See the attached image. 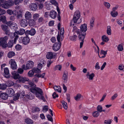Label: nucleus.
<instances>
[{"instance_id":"obj_52","label":"nucleus","mask_w":124,"mask_h":124,"mask_svg":"<svg viewBox=\"0 0 124 124\" xmlns=\"http://www.w3.org/2000/svg\"><path fill=\"white\" fill-rule=\"evenodd\" d=\"M32 69L34 73L39 72L40 71L39 69L37 68H34Z\"/></svg>"},{"instance_id":"obj_39","label":"nucleus","mask_w":124,"mask_h":124,"mask_svg":"<svg viewBox=\"0 0 124 124\" xmlns=\"http://www.w3.org/2000/svg\"><path fill=\"white\" fill-rule=\"evenodd\" d=\"M62 103L63 106L64 108L65 109H67L68 108L67 104V103L63 101H62Z\"/></svg>"},{"instance_id":"obj_9","label":"nucleus","mask_w":124,"mask_h":124,"mask_svg":"<svg viewBox=\"0 0 124 124\" xmlns=\"http://www.w3.org/2000/svg\"><path fill=\"white\" fill-rule=\"evenodd\" d=\"M68 78V72L65 71H64L62 78V81L64 83H66L67 81Z\"/></svg>"},{"instance_id":"obj_24","label":"nucleus","mask_w":124,"mask_h":124,"mask_svg":"<svg viewBox=\"0 0 124 124\" xmlns=\"http://www.w3.org/2000/svg\"><path fill=\"white\" fill-rule=\"evenodd\" d=\"M28 21L29 25L30 26L34 25L36 24L35 20L33 19H30Z\"/></svg>"},{"instance_id":"obj_60","label":"nucleus","mask_w":124,"mask_h":124,"mask_svg":"<svg viewBox=\"0 0 124 124\" xmlns=\"http://www.w3.org/2000/svg\"><path fill=\"white\" fill-rule=\"evenodd\" d=\"M15 48L17 50H20L21 49L22 46L20 45L17 44Z\"/></svg>"},{"instance_id":"obj_21","label":"nucleus","mask_w":124,"mask_h":124,"mask_svg":"<svg viewBox=\"0 0 124 124\" xmlns=\"http://www.w3.org/2000/svg\"><path fill=\"white\" fill-rule=\"evenodd\" d=\"M32 17V15L31 13L29 11L26 12L24 15L25 19L29 20L31 19Z\"/></svg>"},{"instance_id":"obj_54","label":"nucleus","mask_w":124,"mask_h":124,"mask_svg":"<svg viewBox=\"0 0 124 124\" xmlns=\"http://www.w3.org/2000/svg\"><path fill=\"white\" fill-rule=\"evenodd\" d=\"M112 122V120L109 119L105 120L104 121V123L106 124H111Z\"/></svg>"},{"instance_id":"obj_49","label":"nucleus","mask_w":124,"mask_h":124,"mask_svg":"<svg viewBox=\"0 0 124 124\" xmlns=\"http://www.w3.org/2000/svg\"><path fill=\"white\" fill-rule=\"evenodd\" d=\"M34 73L32 69L31 70H30L28 72V76L30 77H31L33 76Z\"/></svg>"},{"instance_id":"obj_4","label":"nucleus","mask_w":124,"mask_h":124,"mask_svg":"<svg viewBox=\"0 0 124 124\" xmlns=\"http://www.w3.org/2000/svg\"><path fill=\"white\" fill-rule=\"evenodd\" d=\"M34 63L31 61H29L27 62L26 66L25 65H23L22 66L24 70H26L30 69L34 66Z\"/></svg>"},{"instance_id":"obj_19","label":"nucleus","mask_w":124,"mask_h":124,"mask_svg":"<svg viewBox=\"0 0 124 124\" xmlns=\"http://www.w3.org/2000/svg\"><path fill=\"white\" fill-rule=\"evenodd\" d=\"M56 16L57 13L56 12L53 10H52L50 11L49 14V16L51 18L53 19L55 18Z\"/></svg>"},{"instance_id":"obj_45","label":"nucleus","mask_w":124,"mask_h":124,"mask_svg":"<svg viewBox=\"0 0 124 124\" xmlns=\"http://www.w3.org/2000/svg\"><path fill=\"white\" fill-rule=\"evenodd\" d=\"M1 27L2 29L4 31H7L8 29V27L7 25H2Z\"/></svg>"},{"instance_id":"obj_33","label":"nucleus","mask_w":124,"mask_h":124,"mask_svg":"<svg viewBox=\"0 0 124 124\" xmlns=\"http://www.w3.org/2000/svg\"><path fill=\"white\" fill-rule=\"evenodd\" d=\"M7 87V86L5 84L3 83L0 84V89L5 90L6 89Z\"/></svg>"},{"instance_id":"obj_48","label":"nucleus","mask_w":124,"mask_h":124,"mask_svg":"<svg viewBox=\"0 0 124 124\" xmlns=\"http://www.w3.org/2000/svg\"><path fill=\"white\" fill-rule=\"evenodd\" d=\"M77 36L76 35H74L73 36H70V39L73 41H75L76 40Z\"/></svg>"},{"instance_id":"obj_44","label":"nucleus","mask_w":124,"mask_h":124,"mask_svg":"<svg viewBox=\"0 0 124 124\" xmlns=\"http://www.w3.org/2000/svg\"><path fill=\"white\" fill-rule=\"evenodd\" d=\"M117 48L119 51H122L123 49V45L121 44L117 46Z\"/></svg>"},{"instance_id":"obj_50","label":"nucleus","mask_w":124,"mask_h":124,"mask_svg":"<svg viewBox=\"0 0 124 124\" xmlns=\"http://www.w3.org/2000/svg\"><path fill=\"white\" fill-rule=\"evenodd\" d=\"M13 41L10 40L8 43V46L9 47H11L13 45Z\"/></svg>"},{"instance_id":"obj_46","label":"nucleus","mask_w":124,"mask_h":124,"mask_svg":"<svg viewBox=\"0 0 124 124\" xmlns=\"http://www.w3.org/2000/svg\"><path fill=\"white\" fill-rule=\"evenodd\" d=\"M19 12L17 13V15L16 16V17L17 19L19 18L20 17H21L22 16V12L21 11V10H19Z\"/></svg>"},{"instance_id":"obj_35","label":"nucleus","mask_w":124,"mask_h":124,"mask_svg":"<svg viewBox=\"0 0 124 124\" xmlns=\"http://www.w3.org/2000/svg\"><path fill=\"white\" fill-rule=\"evenodd\" d=\"M6 17L4 16H2L0 17V21H1L4 23H6Z\"/></svg>"},{"instance_id":"obj_63","label":"nucleus","mask_w":124,"mask_h":124,"mask_svg":"<svg viewBox=\"0 0 124 124\" xmlns=\"http://www.w3.org/2000/svg\"><path fill=\"white\" fill-rule=\"evenodd\" d=\"M53 62L51 60H48L47 63V66L49 67H50V65Z\"/></svg>"},{"instance_id":"obj_29","label":"nucleus","mask_w":124,"mask_h":124,"mask_svg":"<svg viewBox=\"0 0 124 124\" xmlns=\"http://www.w3.org/2000/svg\"><path fill=\"white\" fill-rule=\"evenodd\" d=\"M15 55V53L13 51H11L9 52L8 54V57L9 58H11L14 56Z\"/></svg>"},{"instance_id":"obj_22","label":"nucleus","mask_w":124,"mask_h":124,"mask_svg":"<svg viewBox=\"0 0 124 124\" xmlns=\"http://www.w3.org/2000/svg\"><path fill=\"white\" fill-rule=\"evenodd\" d=\"M12 77L13 78L16 79H18L20 76L19 73L15 71H14L12 73Z\"/></svg>"},{"instance_id":"obj_16","label":"nucleus","mask_w":124,"mask_h":124,"mask_svg":"<svg viewBox=\"0 0 124 124\" xmlns=\"http://www.w3.org/2000/svg\"><path fill=\"white\" fill-rule=\"evenodd\" d=\"M80 28V30H79L80 32H85L87 30V25L86 24L81 25Z\"/></svg>"},{"instance_id":"obj_55","label":"nucleus","mask_w":124,"mask_h":124,"mask_svg":"<svg viewBox=\"0 0 124 124\" xmlns=\"http://www.w3.org/2000/svg\"><path fill=\"white\" fill-rule=\"evenodd\" d=\"M6 13V11L4 9H2L0 8V15H2L5 14Z\"/></svg>"},{"instance_id":"obj_5","label":"nucleus","mask_w":124,"mask_h":124,"mask_svg":"<svg viewBox=\"0 0 124 124\" xmlns=\"http://www.w3.org/2000/svg\"><path fill=\"white\" fill-rule=\"evenodd\" d=\"M8 39V37L5 36L3 38H1L0 39V46L3 47H6L7 43V40Z\"/></svg>"},{"instance_id":"obj_40","label":"nucleus","mask_w":124,"mask_h":124,"mask_svg":"<svg viewBox=\"0 0 124 124\" xmlns=\"http://www.w3.org/2000/svg\"><path fill=\"white\" fill-rule=\"evenodd\" d=\"M39 15L38 14L35 13L32 16L33 19L34 20H37L39 17Z\"/></svg>"},{"instance_id":"obj_10","label":"nucleus","mask_w":124,"mask_h":124,"mask_svg":"<svg viewBox=\"0 0 124 124\" xmlns=\"http://www.w3.org/2000/svg\"><path fill=\"white\" fill-rule=\"evenodd\" d=\"M30 41V38L28 37V35H26L25 37H24L22 40L23 43L24 45H27L28 44Z\"/></svg>"},{"instance_id":"obj_28","label":"nucleus","mask_w":124,"mask_h":124,"mask_svg":"<svg viewBox=\"0 0 124 124\" xmlns=\"http://www.w3.org/2000/svg\"><path fill=\"white\" fill-rule=\"evenodd\" d=\"M54 88L55 91H57L59 93H61V89L60 87L59 86H54Z\"/></svg>"},{"instance_id":"obj_27","label":"nucleus","mask_w":124,"mask_h":124,"mask_svg":"<svg viewBox=\"0 0 124 124\" xmlns=\"http://www.w3.org/2000/svg\"><path fill=\"white\" fill-rule=\"evenodd\" d=\"M64 32V29L63 28H61V32L60 34L59 33H58L60 35V40L61 41H62L63 38V34Z\"/></svg>"},{"instance_id":"obj_17","label":"nucleus","mask_w":124,"mask_h":124,"mask_svg":"<svg viewBox=\"0 0 124 124\" xmlns=\"http://www.w3.org/2000/svg\"><path fill=\"white\" fill-rule=\"evenodd\" d=\"M86 76L87 78L89 80L93 81L95 76V74L93 73L90 74L89 72H88L86 75Z\"/></svg>"},{"instance_id":"obj_11","label":"nucleus","mask_w":124,"mask_h":124,"mask_svg":"<svg viewBox=\"0 0 124 124\" xmlns=\"http://www.w3.org/2000/svg\"><path fill=\"white\" fill-rule=\"evenodd\" d=\"M36 31L35 30L34 28L31 29L30 31L26 30L25 32L26 35H30L31 36H34L35 34Z\"/></svg>"},{"instance_id":"obj_58","label":"nucleus","mask_w":124,"mask_h":124,"mask_svg":"<svg viewBox=\"0 0 124 124\" xmlns=\"http://www.w3.org/2000/svg\"><path fill=\"white\" fill-rule=\"evenodd\" d=\"M32 111L33 112L39 111H40V109L38 107H35L32 109Z\"/></svg>"},{"instance_id":"obj_26","label":"nucleus","mask_w":124,"mask_h":124,"mask_svg":"<svg viewBox=\"0 0 124 124\" xmlns=\"http://www.w3.org/2000/svg\"><path fill=\"white\" fill-rule=\"evenodd\" d=\"M8 95L5 93H3L0 94V97L2 99L5 100L8 99Z\"/></svg>"},{"instance_id":"obj_56","label":"nucleus","mask_w":124,"mask_h":124,"mask_svg":"<svg viewBox=\"0 0 124 124\" xmlns=\"http://www.w3.org/2000/svg\"><path fill=\"white\" fill-rule=\"evenodd\" d=\"M23 69L22 68H19L17 70L18 73L20 74H22L23 72Z\"/></svg>"},{"instance_id":"obj_18","label":"nucleus","mask_w":124,"mask_h":124,"mask_svg":"<svg viewBox=\"0 0 124 124\" xmlns=\"http://www.w3.org/2000/svg\"><path fill=\"white\" fill-rule=\"evenodd\" d=\"M29 8L31 10L35 11L37 9L38 7L35 4L32 3L29 5Z\"/></svg>"},{"instance_id":"obj_30","label":"nucleus","mask_w":124,"mask_h":124,"mask_svg":"<svg viewBox=\"0 0 124 124\" xmlns=\"http://www.w3.org/2000/svg\"><path fill=\"white\" fill-rule=\"evenodd\" d=\"M101 39L103 41L106 42H107L109 40V39L108 37L106 36L105 35H103L102 36Z\"/></svg>"},{"instance_id":"obj_34","label":"nucleus","mask_w":124,"mask_h":124,"mask_svg":"<svg viewBox=\"0 0 124 124\" xmlns=\"http://www.w3.org/2000/svg\"><path fill=\"white\" fill-rule=\"evenodd\" d=\"M7 3H8V4L9 7H10L13 6L14 4V2L11 0H8L6 1Z\"/></svg>"},{"instance_id":"obj_12","label":"nucleus","mask_w":124,"mask_h":124,"mask_svg":"<svg viewBox=\"0 0 124 124\" xmlns=\"http://www.w3.org/2000/svg\"><path fill=\"white\" fill-rule=\"evenodd\" d=\"M8 95L10 97H12L14 95L15 92L13 89L11 88H8L7 90Z\"/></svg>"},{"instance_id":"obj_25","label":"nucleus","mask_w":124,"mask_h":124,"mask_svg":"<svg viewBox=\"0 0 124 124\" xmlns=\"http://www.w3.org/2000/svg\"><path fill=\"white\" fill-rule=\"evenodd\" d=\"M5 2L2 4H0V7L1 6L2 7L5 9H8L9 8V7L8 4V3H7V1Z\"/></svg>"},{"instance_id":"obj_3","label":"nucleus","mask_w":124,"mask_h":124,"mask_svg":"<svg viewBox=\"0 0 124 124\" xmlns=\"http://www.w3.org/2000/svg\"><path fill=\"white\" fill-rule=\"evenodd\" d=\"M57 38V41L59 43L56 42L55 43L53 47V49L55 51L58 50L61 45V43L60 42V35L59 34H58Z\"/></svg>"},{"instance_id":"obj_13","label":"nucleus","mask_w":124,"mask_h":124,"mask_svg":"<svg viewBox=\"0 0 124 124\" xmlns=\"http://www.w3.org/2000/svg\"><path fill=\"white\" fill-rule=\"evenodd\" d=\"M29 80L28 78L20 76L18 79L19 82L22 83H24L26 81H28Z\"/></svg>"},{"instance_id":"obj_2","label":"nucleus","mask_w":124,"mask_h":124,"mask_svg":"<svg viewBox=\"0 0 124 124\" xmlns=\"http://www.w3.org/2000/svg\"><path fill=\"white\" fill-rule=\"evenodd\" d=\"M80 16V12L79 11H76L74 13L73 19L71 21L70 25L74 26V23H79L81 21V20L79 19Z\"/></svg>"},{"instance_id":"obj_20","label":"nucleus","mask_w":124,"mask_h":124,"mask_svg":"<svg viewBox=\"0 0 124 124\" xmlns=\"http://www.w3.org/2000/svg\"><path fill=\"white\" fill-rule=\"evenodd\" d=\"M78 34H79L78 37L80 40H84L86 35V33L79 32Z\"/></svg>"},{"instance_id":"obj_7","label":"nucleus","mask_w":124,"mask_h":124,"mask_svg":"<svg viewBox=\"0 0 124 124\" xmlns=\"http://www.w3.org/2000/svg\"><path fill=\"white\" fill-rule=\"evenodd\" d=\"M56 55V53L49 52L47 53L46 55V57L47 59H51L55 58Z\"/></svg>"},{"instance_id":"obj_23","label":"nucleus","mask_w":124,"mask_h":124,"mask_svg":"<svg viewBox=\"0 0 124 124\" xmlns=\"http://www.w3.org/2000/svg\"><path fill=\"white\" fill-rule=\"evenodd\" d=\"M107 51H104L103 50H101L100 54L99 55L100 58H103L106 56V55L107 54Z\"/></svg>"},{"instance_id":"obj_62","label":"nucleus","mask_w":124,"mask_h":124,"mask_svg":"<svg viewBox=\"0 0 124 124\" xmlns=\"http://www.w3.org/2000/svg\"><path fill=\"white\" fill-rule=\"evenodd\" d=\"M19 96L20 98H23L25 95V93L24 92H22L21 93H18Z\"/></svg>"},{"instance_id":"obj_61","label":"nucleus","mask_w":124,"mask_h":124,"mask_svg":"<svg viewBox=\"0 0 124 124\" xmlns=\"http://www.w3.org/2000/svg\"><path fill=\"white\" fill-rule=\"evenodd\" d=\"M46 116L48 119L50 121L52 122L53 120L52 116L49 114L46 115Z\"/></svg>"},{"instance_id":"obj_51","label":"nucleus","mask_w":124,"mask_h":124,"mask_svg":"<svg viewBox=\"0 0 124 124\" xmlns=\"http://www.w3.org/2000/svg\"><path fill=\"white\" fill-rule=\"evenodd\" d=\"M99 112L97 111L94 112L93 114V115L94 117H97L99 115Z\"/></svg>"},{"instance_id":"obj_38","label":"nucleus","mask_w":124,"mask_h":124,"mask_svg":"<svg viewBox=\"0 0 124 124\" xmlns=\"http://www.w3.org/2000/svg\"><path fill=\"white\" fill-rule=\"evenodd\" d=\"M72 26L73 27V31L74 32H76L78 34V33H79L80 32L79 30L76 27L74 26Z\"/></svg>"},{"instance_id":"obj_32","label":"nucleus","mask_w":124,"mask_h":124,"mask_svg":"<svg viewBox=\"0 0 124 124\" xmlns=\"http://www.w3.org/2000/svg\"><path fill=\"white\" fill-rule=\"evenodd\" d=\"M25 122L27 124H33V121L29 118H27L25 120Z\"/></svg>"},{"instance_id":"obj_37","label":"nucleus","mask_w":124,"mask_h":124,"mask_svg":"<svg viewBox=\"0 0 124 124\" xmlns=\"http://www.w3.org/2000/svg\"><path fill=\"white\" fill-rule=\"evenodd\" d=\"M103 5L107 9H109L110 8V5L109 3L105 2L103 3Z\"/></svg>"},{"instance_id":"obj_41","label":"nucleus","mask_w":124,"mask_h":124,"mask_svg":"<svg viewBox=\"0 0 124 124\" xmlns=\"http://www.w3.org/2000/svg\"><path fill=\"white\" fill-rule=\"evenodd\" d=\"M110 14L113 17H116L118 15V13L116 11L115 12L111 11L110 12Z\"/></svg>"},{"instance_id":"obj_59","label":"nucleus","mask_w":124,"mask_h":124,"mask_svg":"<svg viewBox=\"0 0 124 124\" xmlns=\"http://www.w3.org/2000/svg\"><path fill=\"white\" fill-rule=\"evenodd\" d=\"M20 97L19 96V95L18 93L16 94L14 98L13 99V100L15 101H16L18 100L19 98Z\"/></svg>"},{"instance_id":"obj_15","label":"nucleus","mask_w":124,"mask_h":124,"mask_svg":"<svg viewBox=\"0 0 124 124\" xmlns=\"http://www.w3.org/2000/svg\"><path fill=\"white\" fill-rule=\"evenodd\" d=\"M4 77L7 78H9L10 76L9 73V70L7 68H5L4 69Z\"/></svg>"},{"instance_id":"obj_36","label":"nucleus","mask_w":124,"mask_h":124,"mask_svg":"<svg viewBox=\"0 0 124 124\" xmlns=\"http://www.w3.org/2000/svg\"><path fill=\"white\" fill-rule=\"evenodd\" d=\"M111 27L110 26H107V33L108 35H110L111 34Z\"/></svg>"},{"instance_id":"obj_47","label":"nucleus","mask_w":124,"mask_h":124,"mask_svg":"<svg viewBox=\"0 0 124 124\" xmlns=\"http://www.w3.org/2000/svg\"><path fill=\"white\" fill-rule=\"evenodd\" d=\"M50 2L52 4L56 6H57L58 5V3L55 0H51L50 1Z\"/></svg>"},{"instance_id":"obj_57","label":"nucleus","mask_w":124,"mask_h":124,"mask_svg":"<svg viewBox=\"0 0 124 124\" xmlns=\"http://www.w3.org/2000/svg\"><path fill=\"white\" fill-rule=\"evenodd\" d=\"M33 96L32 95L31 93H30L28 94V95L27 96V97L29 99H32L34 98Z\"/></svg>"},{"instance_id":"obj_8","label":"nucleus","mask_w":124,"mask_h":124,"mask_svg":"<svg viewBox=\"0 0 124 124\" xmlns=\"http://www.w3.org/2000/svg\"><path fill=\"white\" fill-rule=\"evenodd\" d=\"M9 64H10L11 68L12 69L15 70L17 68V65L15 60H10L9 62Z\"/></svg>"},{"instance_id":"obj_42","label":"nucleus","mask_w":124,"mask_h":124,"mask_svg":"<svg viewBox=\"0 0 124 124\" xmlns=\"http://www.w3.org/2000/svg\"><path fill=\"white\" fill-rule=\"evenodd\" d=\"M81 96L82 95L78 93L74 97L76 101H78L80 100Z\"/></svg>"},{"instance_id":"obj_14","label":"nucleus","mask_w":124,"mask_h":124,"mask_svg":"<svg viewBox=\"0 0 124 124\" xmlns=\"http://www.w3.org/2000/svg\"><path fill=\"white\" fill-rule=\"evenodd\" d=\"M27 20L25 19H22L20 22V26L23 27H25L28 25V22Z\"/></svg>"},{"instance_id":"obj_53","label":"nucleus","mask_w":124,"mask_h":124,"mask_svg":"<svg viewBox=\"0 0 124 124\" xmlns=\"http://www.w3.org/2000/svg\"><path fill=\"white\" fill-rule=\"evenodd\" d=\"M102 107L101 105H98L97 107V110L99 112H102Z\"/></svg>"},{"instance_id":"obj_1","label":"nucleus","mask_w":124,"mask_h":124,"mask_svg":"<svg viewBox=\"0 0 124 124\" xmlns=\"http://www.w3.org/2000/svg\"><path fill=\"white\" fill-rule=\"evenodd\" d=\"M30 90L32 93H35L37 97L44 101L45 98L43 96V91L41 88L37 87H33L30 88Z\"/></svg>"},{"instance_id":"obj_31","label":"nucleus","mask_w":124,"mask_h":124,"mask_svg":"<svg viewBox=\"0 0 124 124\" xmlns=\"http://www.w3.org/2000/svg\"><path fill=\"white\" fill-rule=\"evenodd\" d=\"M95 19V18L94 17H92L91 19L90 23V28H92L93 26Z\"/></svg>"},{"instance_id":"obj_64","label":"nucleus","mask_w":124,"mask_h":124,"mask_svg":"<svg viewBox=\"0 0 124 124\" xmlns=\"http://www.w3.org/2000/svg\"><path fill=\"white\" fill-rule=\"evenodd\" d=\"M95 68L97 70L100 69V67L99 65V63L98 62L96 63L95 66Z\"/></svg>"},{"instance_id":"obj_43","label":"nucleus","mask_w":124,"mask_h":124,"mask_svg":"<svg viewBox=\"0 0 124 124\" xmlns=\"http://www.w3.org/2000/svg\"><path fill=\"white\" fill-rule=\"evenodd\" d=\"M25 30L23 29H20L18 31V33L19 34L22 35L24 33H25Z\"/></svg>"},{"instance_id":"obj_6","label":"nucleus","mask_w":124,"mask_h":124,"mask_svg":"<svg viewBox=\"0 0 124 124\" xmlns=\"http://www.w3.org/2000/svg\"><path fill=\"white\" fill-rule=\"evenodd\" d=\"M6 24L8 26H9L10 28L12 29L16 30L17 29V24L13 22L12 21H9L7 22L6 23Z\"/></svg>"}]
</instances>
